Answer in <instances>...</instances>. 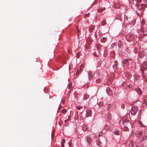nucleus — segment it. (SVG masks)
I'll return each mask as SVG.
<instances>
[{"mask_svg": "<svg viewBox=\"0 0 147 147\" xmlns=\"http://www.w3.org/2000/svg\"><path fill=\"white\" fill-rule=\"evenodd\" d=\"M120 125L124 131H128L129 128L131 127V124L130 122H123L121 123L120 122Z\"/></svg>", "mask_w": 147, "mask_h": 147, "instance_id": "1", "label": "nucleus"}, {"mask_svg": "<svg viewBox=\"0 0 147 147\" xmlns=\"http://www.w3.org/2000/svg\"><path fill=\"white\" fill-rule=\"evenodd\" d=\"M138 110V109L137 107L135 106L133 107L131 111V115H135Z\"/></svg>", "mask_w": 147, "mask_h": 147, "instance_id": "2", "label": "nucleus"}, {"mask_svg": "<svg viewBox=\"0 0 147 147\" xmlns=\"http://www.w3.org/2000/svg\"><path fill=\"white\" fill-rule=\"evenodd\" d=\"M142 70L143 71L144 69H146L147 68V62L145 61L143 62L142 65Z\"/></svg>", "mask_w": 147, "mask_h": 147, "instance_id": "3", "label": "nucleus"}, {"mask_svg": "<svg viewBox=\"0 0 147 147\" xmlns=\"http://www.w3.org/2000/svg\"><path fill=\"white\" fill-rule=\"evenodd\" d=\"M86 116L88 117L92 116V112L90 109H87L86 111Z\"/></svg>", "mask_w": 147, "mask_h": 147, "instance_id": "4", "label": "nucleus"}, {"mask_svg": "<svg viewBox=\"0 0 147 147\" xmlns=\"http://www.w3.org/2000/svg\"><path fill=\"white\" fill-rule=\"evenodd\" d=\"M121 121V123L129 122L128 119V117L127 116H126L123 118L122 120Z\"/></svg>", "mask_w": 147, "mask_h": 147, "instance_id": "5", "label": "nucleus"}, {"mask_svg": "<svg viewBox=\"0 0 147 147\" xmlns=\"http://www.w3.org/2000/svg\"><path fill=\"white\" fill-rule=\"evenodd\" d=\"M94 73L92 72L91 71H89L88 72V75L89 76V79L91 78H92V76L94 75Z\"/></svg>", "mask_w": 147, "mask_h": 147, "instance_id": "6", "label": "nucleus"}, {"mask_svg": "<svg viewBox=\"0 0 147 147\" xmlns=\"http://www.w3.org/2000/svg\"><path fill=\"white\" fill-rule=\"evenodd\" d=\"M135 90L139 94V95L141 94L142 92L140 89L136 88L135 89Z\"/></svg>", "mask_w": 147, "mask_h": 147, "instance_id": "7", "label": "nucleus"}, {"mask_svg": "<svg viewBox=\"0 0 147 147\" xmlns=\"http://www.w3.org/2000/svg\"><path fill=\"white\" fill-rule=\"evenodd\" d=\"M145 132H144L143 131H140L139 133H138V134H139V135L140 136H139L138 137V138H140L142 135H145Z\"/></svg>", "mask_w": 147, "mask_h": 147, "instance_id": "8", "label": "nucleus"}, {"mask_svg": "<svg viewBox=\"0 0 147 147\" xmlns=\"http://www.w3.org/2000/svg\"><path fill=\"white\" fill-rule=\"evenodd\" d=\"M82 67H83V66L80 67V69H77V72H76V75H78L79 74L80 72L82 70L81 69V68H82Z\"/></svg>", "mask_w": 147, "mask_h": 147, "instance_id": "9", "label": "nucleus"}, {"mask_svg": "<svg viewBox=\"0 0 147 147\" xmlns=\"http://www.w3.org/2000/svg\"><path fill=\"white\" fill-rule=\"evenodd\" d=\"M89 95H88L87 94H85L83 98V100H86V99L88 98H89Z\"/></svg>", "mask_w": 147, "mask_h": 147, "instance_id": "10", "label": "nucleus"}, {"mask_svg": "<svg viewBox=\"0 0 147 147\" xmlns=\"http://www.w3.org/2000/svg\"><path fill=\"white\" fill-rule=\"evenodd\" d=\"M123 64H125V65H126L129 64L128 60H125L124 61H123Z\"/></svg>", "mask_w": 147, "mask_h": 147, "instance_id": "11", "label": "nucleus"}, {"mask_svg": "<svg viewBox=\"0 0 147 147\" xmlns=\"http://www.w3.org/2000/svg\"><path fill=\"white\" fill-rule=\"evenodd\" d=\"M114 134L117 135H119L120 134V132L119 131H115Z\"/></svg>", "mask_w": 147, "mask_h": 147, "instance_id": "12", "label": "nucleus"}, {"mask_svg": "<svg viewBox=\"0 0 147 147\" xmlns=\"http://www.w3.org/2000/svg\"><path fill=\"white\" fill-rule=\"evenodd\" d=\"M147 139V136H144L142 139L141 141H143Z\"/></svg>", "mask_w": 147, "mask_h": 147, "instance_id": "13", "label": "nucleus"}, {"mask_svg": "<svg viewBox=\"0 0 147 147\" xmlns=\"http://www.w3.org/2000/svg\"><path fill=\"white\" fill-rule=\"evenodd\" d=\"M65 140L64 139H63L61 142V145H64V143H65Z\"/></svg>", "mask_w": 147, "mask_h": 147, "instance_id": "14", "label": "nucleus"}, {"mask_svg": "<svg viewBox=\"0 0 147 147\" xmlns=\"http://www.w3.org/2000/svg\"><path fill=\"white\" fill-rule=\"evenodd\" d=\"M108 118L109 119H111V114L109 113V114L108 116Z\"/></svg>", "mask_w": 147, "mask_h": 147, "instance_id": "15", "label": "nucleus"}, {"mask_svg": "<svg viewBox=\"0 0 147 147\" xmlns=\"http://www.w3.org/2000/svg\"><path fill=\"white\" fill-rule=\"evenodd\" d=\"M61 112L63 113H65L66 112L67 110L65 109H63L62 110Z\"/></svg>", "mask_w": 147, "mask_h": 147, "instance_id": "16", "label": "nucleus"}, {"mask_svg": "<svg viewBox=\"0 0 147 147\" xmlns=\"http://www.w3.org/2000/svg\"><path fill=\"white\" fill-rule=\"evenodd\" d=\"M125 107V105L124 104H122L121 105V107L122 109H123Z\"/></svg>", "mask_w": 147, "mask_h": 147, "instance_id": "17", "label": "nucleus"}, {"mask_svg": "<svg viewBox=\"0 0 147 147\" xmlns=\"http://www.w3.org/2000/svg\"><path fill=\"white\" fill-rule=\"evenodd\" d=\"M77 109L78 110H80L81 109H83V107H77Z\"/></svg>", "mask_w": 147, "mask_h": 147, "instance_id": "18", "label": "nucleus"}, {"mask_svg": "<svg viewBox=\"0 0 147 147\" xmlns=\"http://www.w3.org/2000/svg\"><path fill=\"white\" fill-rule=\"evenodd\" d=\"M91 142L90 139L88 138L87 139V142L89 143Z\"/></svg>", "mask_w": 147, "mask_h": 147, "instance_id": "19", "label": "nucleus"}, {"mask_svg": "<svg viewBox=\"0 0 147 147\" xmlns=\"http://www.w3.org/2000/svg\"><path fill=\"white\" fill-rule=\"evenodd\" d=\"M76 29L77 30V31L78 34L79 32V27H77L76 28Z\"/></svg>", "mask_w": 147, "mask_h": 147, "instance_id": "20", "label": "nucleus"}, {"mask_svg": "<svg viewBox=\"0 0 147 147\" xmlns=\"http://www.w3.org/2000/svg\"><path fill=\"white\" fill-rule=\"evenodd\" d=\"M89 13H87L86 14H85V15L84 16V18H86L88 17V14H89Z\"/></svg>", "mask_w": 147, "mask_h": 147, "instance_id": "21", "label": "nucleus"}, {"mask_svg": "<svg viewBox=\"0 0 147 147\" xmlns=\"http://www.w3.org/2000/svg\"><path fill=\"white\" fill-rule=\"evenodd\" d=\"M102 134V132H100L99 133V136H101Z\"/></svg>", "mask_w": 147, "mask_h": 147, "instance_id": "22", "label": "nucleus"}, {"mask_svg": "<svg viewBox=\"0 0 147 147\" xmlns=\"http://www.w3.org/2000/svg\"><path fill=\"white\" fill-rule=\"evenodd\" d=\"M142 23L144 25L145 24V22L144 21H142Z\"/></svg>", "mask_w": 147, "mask_h": 147, "instance_id": "23", "label": "nucleus"}, {"mask_svg": "<svg viewBox=\"0 0 147 147\" xmlns=\"http://www.w3.org/2000/svg\"><path fill=\"white\" fill-rule=\"evenodd\" d=\"M101 81V80H100V79H99V80H97V81H96V82H100V81Z\"/></svg>", "mask_w": 147, "mask_h": 147, "instance_id": "24", "label": "nucleus"}, {"mask_svg": "<svg viewBox=\"0 0 147 147\" xmlns=\"http://www.w3.org/2000/svg\"><path fill=\"white\" fill-rule=\"evenodd\" d=\"M138 118H140L141 117L140 115H139V116H138Z\"/></svg>", "mask_w": 147, "mask_h": 147, "instance_id": "25", "label": "nucleus"}, {"mask_svg": "<svg viewBox=\"0 0 147 147\" xmlns=\"http://www.w3.org/2000/svg\"><path fill=\"white\" fill-rule=\"evenodd\" d=\"M138 2L139 3H140V2H141V0H138Z\"/></svg>", "mask_w": 147, "mask_h": 147, "instance_id": "26", "label": "nucleus"}, {"mask_svg": "<svg viewBox=\"0 0 147 147\" xmlns=\"http://www.w3.org/2000/svg\"><path fill=\"white\" fill-rule=\"evenodd\" d=\"M61 147H64V145H61Z\"/></svg>", "mask_w": 147, "mask_h": 147, "instance_id": "27", "label": "nucleus"}, {"mask_svg": "<svg viewBox=\"0 0 147 147\" xmlns=\"http://www.w3.org/2000/svg\"><path fill=\"white\" fill-rule=\"evenodd\" d=\"M68 86V88H70V86H69H69Z\"/></svg>", "mask_w": 147, "mask_h": 147, "instance_id": "28", "label": "nucleus"}, {"mask_svg": "<svg viewBox=\"0 0 147 147\" xmlns=\"http://www.w3.org/2000/svg\"><path fill=\"white\" fill-rule=\"evenodd\" d=\"M139 123L140 124L141 123V122L139 121Z\"/></svg>", "mask_w": 147, "mask_h": 147, "instance_id": "29", "label": "nucleus"}, {"mask_svg": "<svg viewBox=\"0 0 147 147\" xmlns=\"http://www.w3.org/2000/svg\"><path fill=\"white\" fill-rule=\"evenodd\" d=\"M68 119H67V120H65V121L66 122V121H68Z\"/></svg>", "mask_w": 147, "mask_h": 147, "instance_id": "30", "label": "nucleus"}, {"mask_svg": "<svg viewBox=\"0 0 147 147\" xmlns=\"http://www.w3.org/2000/svg\"><path fill=\"white\" fill-rule=\"evenodd\" d=\"M146 104L147 105V102L146 103Z\"/></svg>", "mask_w": 147, "mask_h": 147, "instance_id": "31", "label": "nucleus"}, {"mask_svg": "<svg viewBox=\"0 0 147 147\" xmlns=\"http://www.w3.org/2000/svg\"><path fill=\"white\" fill-rule=\"evenodd\" d=\"M103 38V39H105V38Z\"/></svg>", "mask_w": 147, "mask_h": 147, "instance_id": "32", "label": "nucleus"}, {"mask_svg": "<svg viewBox=\"0 0 147 147\" xmlns=\"http://www.w3.org/2000/svg\"><path fill=\"white\" fill-rule=\"evenodd\" d=\"M143 78H145V77H144V76H143Z\"/></svg>", "mask_w": 147, "mask_h": 147, "instance_id": "33", "label": "nucleus"}, {"mask_svg": "<svg viewBox=\"0 0 147 147\" xmlns=\"http://www.w3.org/2000/svg\"><path fill=\"white\" fill-rule=\"evenodd\" d=\"M134 104V103H132L131 105H133Z\"/></svg>", "mask_w": 147, "mask_h": 147, "instance_id": "34", "label": "nucleus"}, {"mask_svg": "<svg viewBox=\"0 0 147 147\" xmlns=\"http://www.w3.org/2000/svg\"><path fill=\"white\" fill-rule=\"evenodd\" d=\"M138 101V100H136V102H137V101Z\"/></svg>", "mask_w": 147, "mask_h": 147, "instance_id": "35", "label": "nucleus"}, {"mask_svg": "<svg viewBox=\"0 0 147 147\" xmlns=\"http://www.w3.org/2000/svg\"><path fill=\"white\" fill-rule=\"evenodd\" d=\"M138 147V146H137V147Z\"/></svg>", "mask_w": 147, "mask_h": 147, "instance_id": "36", "label": "nucleus"}]
</instances>
